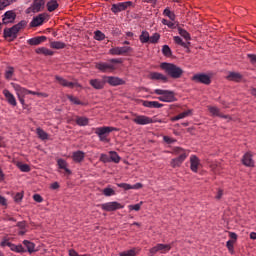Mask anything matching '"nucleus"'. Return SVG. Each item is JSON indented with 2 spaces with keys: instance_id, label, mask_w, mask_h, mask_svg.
<instances>
[{
  "instance_id": "obj_43",
  "label": "nucleus",
  "mask_w": 256,
  "mask_h": 256,
  "mask_svg": "<svg viewBox=\"0 0 256 256\" xmlns=\"http://www.w3.org/2000/svg\"><path fill=\"white\" fill-rule=\"evenodd\" d=\"M139 39L142 43H149L150 41L149 32L142 31L141 35L139 36Z\"/></svg>"
},
{
  "instance_id": "obj_24",
  "label": "nucleus",
  "mask_w": 256,
  "mask_h": 256,
  "mask_svg": "<svg viewBox=\"0 0 256 256\" xmlns=\"http://www.w3.org/2000/svg\"><path fill=\"white\" fill-rule=\"evenodd\" d=\"M208 109L211 115H213V117H221L222 119H229V116L223 115L221 113V110H219V108L215 106H209Z\"/></svg>"
},
{
  "instance_id": "obj_51",
  "label": "nucleus",
  "mask_w": 256,
  "mask_h": 256,
  "mask_svg": "<svg viewBox=\"0 0 256 256\" xmlns=\"http://www.w3.org/2000/svg\"><path fill=\"white\" fill-rule=\"evenodd\" d=\"M99 161H101L102 163H111V158L107 154H101Z\"/></svg>"
},
{
  "instance_id": "obj_1",
  "label": "nucleus",
  "mask_w": 256,
  "mask_h": 256,
  "mask_svg": "<svg viewBox=\"0 0 256 256\" xmlns=\"http://www.w3.org/2000/svg\"><path fill=\"white\" fill-rule=\"evenodd\" d=\"M160 68L163 71H165V73H167L168 76L171 77L172 79H181L183 75V69H181V67L173 63L163 62L160 64Z\"/></svg>"
},
{
  "instance_id": "obj_12",
  "label": "nucleus",
  "mask_w": 256,
  "mask_h": 256,
  "mask_svg": "<svg viewBox=\"0 0 256 256\" xmlns=\"http://www.w3.org/2000/svg\"><path fill=\"white\" fill-rule=\"evenodd\" d=\"M15 19H17V14L13 10L6 11L3 15L2 22L4 25L9 23H14Z\"/></svg>"
},
{
  "instance_id": "obj_40",
  "label": "nucleus",
  "mask_w": 256,
  "mask_h": 256,
  "mask_svg": "<svg viewBox=\"0 0 256 256\" xmlns=\"http://www.w3.org/2000/svg\"><path fill=\"white\" fill-rule=\"evenodd\" d=\"M36 133H37L38 137H39L40 139H42V141H45V140L49 139V134H47V132H45V131H44L43 129H41V128H37V129H36Z\"/></svg>"
},
{
  "instance_id": "obj_37",
  "label": "nucleus",
  "mask_w": 256,
  "mask_h": 256,
  "mask_svg": "<svg viewBox=\"0 0 256 256\" xmlns=\"http://www.w3.org/2000/svg\"><path fill=\"white\" fill-rule=\"evenodd\" d=\"M192 111L191 110H187L185 112H182L180 114H178L177 116H174L171 121H179V119H185V117H189V115H191Z\"/></svg>"
},
{
  "instance_id": "obj_19",
  "label": "nucleus",
  "mask_w": 256,
  "mask_h": 256,
  "mask_svg": "<svg viewBox=\"0 0 256 256\" xmlns=\"http://www.w3.org/2000/svg\"><path fill=\"white\" fill-rule=\"evenodd\" d=\"M14 91H16L17 97H25L29 95V90L27 88L21 87L19 84L11 83Z\"/></svg>"
},
{
  "instance_id": "obj_53",
  "label": "nucleus",
  "mask_w": 256,
  "mask_h": 256,
  "mask_svg": "<svg viewBox=\"0 0 256 256\" xmlns=\"http://www.w3.org/2000/svg\"><path fill=\"white\" fill-rule=\"evenodd\" d=\"M12 244H13V243L9 242V238L4 237V238L2 239V242L0 243V246H1V247H9V248H11V245H12Z\"/></svg>"
},
{
  "instance_id": "obj_25",
  "label": "nucleus",
  "mask_w": 256,
  "mask_h": 256,
  "mask_svg": "<svg viewBox=\"0 0 256 256\" xmlns=\"http://www.w3.org/2000/svg\"><path fill=\"white\" fill-rule=\"evenodd\" d=\"M44 41H47L46 36H37L31 39L27 40L28 45H41V43H44Z\"/></svg>"
},
{
  "instance_id": "obj_59",
  "label": "nucleus",
  "mask_w": 256,
  "mask_h": 256,
  "mask_svg": "<svg viewBox=\"0 0 256 256\" xmlns=\"http://www.w3.org/2000/svg\"><path fill=\"white\" fill-rule=\"evenodd\" d=\"M235 241L233 240H228L226 242V247L228 248L229 251H233V245H234Z\"/></svg>"
},
{
  "instance_id": "obj_33",
  "label": "nucleus",
  "mask_w": 256,
  "mask_h": 256,
  "mask_svg": "<svg viewBox=\"0 0 256 256\" xmlns=\"http://www.w3.org/2000/svg\"><path fill=\"white\" fill-rule=\"evenodd\" d=\"M57 163H58L59 169H64L67 175H71V171L69 170V168H67V161L63 159H58Z\"/></svg>"
},
{
  "instance_id": "obj_4",
  "label": "nucleus",
  "mask_w": 256,
  "mask_h": 256,
  "mask_svg": "<svg viewBox=\"0 0 256 256\" xmlns=\"http://www.w3.org/2000/svg\"><path fill=\"white\" fill-rule=\"evenodd\" d=\"M153 93H155V95H160L158 101H162L163 103H174V101H177L175 92L171 90L155 89Z\"/></svg>"
},
{
  "instance_id": "obj_61",
  "label": "nucleus",
  "mask_w": 256,
  "mask_h": 256,
  "mask_svg": "<svg viewBox=\"0 0 256 256\" xmlns=\"http://www.w3.org/2000/svg\"><path fill=\"white\" fill-rule=\"evenodd\" d=\"M247 57H248V59H250L251 63H253L254 65L256 64V55L248 54Z\"/></svg>"
},
{
  "instance_id": "obj_55",
  "label": "nucleus",
  "mask_w": 256,
  "mask_h": 256,
  "mask_svg": "<svg viewBox=\"0 0 256 256\" xmlns=\"http://www.w3.org/2000/svg\"><path fill=\"white\" fill-rule=\"evenodd\" d=\"M28 95H37V97H49L46 93L43 92H35L28 90Z\"/></svg>"
},
{
  "instance_id": "obj_11",
  "label": "nucleus",
  "mask_w": 256,
  "mask_h": 256,
  "mask_svg": "<svg viewBox=\"0 0 256 256\" xmlns=\"http://www.w3.org/2000/svg\"><path fill=\"white\" fill-rule=\"evenodd\" d=\"M104 79L108 85L117 87L119 85H125V80L115 76H104Z\"/></svg>"
},
{
  "instance_id": "obj_62",
  "label": "nucleus",
  "mask_w": 256,
  "mask_h": 256,
  "mask_svg": "<svg viewBox=\"0 0 256 256\" xmlns=\"http://www.w3.org/2000/svg\"><path fill=\"white\" fill-rule=\"evenodd\" d=\"M143 187V184L136 183L134 185H131V189H141Z\"/></svg>"
},
{
  "instance_id": "obj_34",
  "label": "nucleus",
  "mask_w": 256,
  "mask_h": 256,
  "mask_svg": "<svg viewBox=\"0 0 256 256\" xmlns=\"http://www.w3.org/2000/svg\"><path fill=\"white\" fill-rule=\"evenodd\" d=\"M174 43H176V45H180V47H184V49H189V45L190 43H185L183 42V39H181V37L179 36H174Z\"/></svg>"
},
{
  "instance_id": "obj_48",
  "label": "nucleus",
  "mask_w": 256,
  "mask_h": 256,
  "mask_svg": "<svg viewBox=\"0 0 256 256\" xmlns=\"http://www.w3.org/2000/svg\"><path fill=\"white\" fill-rule=\"evenodd\" d=\"M18 169L22 171V173H29L31 171V167L28 164H18Z\"/></svg>"
},
{
  "instance_id": "obj_10",
  "label": "nucleus",
  "mask_w": 256,
  "mask_h": 256,
  "mask_svg": "<svg viewBox=\"0 0 256 256\" xmlns=\"http://www.w3.org/2000/svg\"><path fill=\"white\" fill-rule=\"evenodd\" d=\"M131 5H133V2L131 1L113 4L111 11L112 13H115V14L121 13V11H125L128 7H131Z\"/></svg>"
},
{
  "instance_id": "obj_28",
  "label": "nucleus",
  "mask_w": 256,
  "mask_h": 256,
  "mask_svg": "<svg viewBox=\"0 0 256 256\" xmlns=\"http://www.w3.org/2000/svg\"><path fill=\"white\" fill-rule=\"evenodd\" d=\"M55 79L60 85H62V87H69L70 89H73V87H75V84L73 82H69L63 77L56 76Z\"/></svg>"
},
{
  "instance_id": "obj_32",
  "label": "nucleus",
  "mask_w": 256,
  "mask_h": 256,
  "mask_svg": "<svg viewBox=\"0 0 256 256\" xmlns=\"http://www.w3.org/2000/svg\"><path fill=\"white\" fill-rule=\"evenodd\" d=\"M23 245L26 247L28 253H35V243L29 240H24Z\"/></svg>"
},
{
  "instance_id": "obj_15",
  "label": "nucleus",
  "mask_w": 256,
  "mask_h": 256,
  "mask_svg": "<svg viewBox=\"0 0 256 256\" xmlns=\"http://www.w3.org/2000/svg\"><path fill=\"white\" fill-rule=\"evenodd\" d=\"M45 19H47V14H39L32 19V21L30 22V27H41Z\"/></svg>"
},
{
  "instance_id": "obj_23",
  "label": "nucleus",
  "mask_w": 256,
  "mask_h": 256,
  "mask_svg": "<svg viewBox=\"0 0 256 256\" xmlns=\"http://www.w3.org/2000/svg\"><path fill=\"white\" fill-rule=\"evenodd\" d=\"M242 163L246 167H253V165H255V162L253 161V156L251 155V153L247 152L246 154H244L242 158Z\"/></svg>"
},
{
  "instance_id": "obj_14",
  "label": "nucleus",
  "mask_w": 256,
  "mask_h": 256,
  "mask_svg": "<svg viewBox=\"0 0 256 256\" xmlns=\"http://www.w3.org/2000/svg\"><path fill=\"white\" fill-rule=\"evenodd\" d=\"M133 121L136 125H150V123H153V119L145 115L136 116Z\"/></svg>"
},
{
  "instance_id": "obj_16",
  "label": "nucleus",
  "mask_w": 256,
  "mask_h": 256,
  "mask_svg": "<svg viewBox=\"0 0 256 256\" xmlns=\"http://www.w3.org/2000/svg\"><path fill=\"white\" fill-rule=\"evenodd\" d=\"M199 167H201V161L199 158L195 155H192L190 157V169L193 171V173H197L199 171Z\"/></svg>"
},
{
  "instance_id": "obj_2",
  "label": "nucleus",
  "mask_w": 256,
  "mask_h": 256,
  "mask_svg": "<svg viewBox=\"0 0 256 256\" xmlns=\"http://www.w3.org/2000/svg\"><path fill=\"white\" fill-rule=\"evenodd\" d=\"M24 27H27V21L22 20L11 28L4 29L5 39H8V41H15L18 33L21 31V29H24Z\"/></svg>"
},
{
  "instance_id": "obj_8",
  "label": "nucleus",
  "mask_w": 256,
  "mask_h": 256,
  "mask_svg": "<svg viewBox=\"0 0 256 256\" xmlns=\"http://www.w3.org/2000/svg\"><path fill=\"white\" fill-rule=\"evenodd\" d=\"M133 51V48L129 46H122V47H113L109 50L110 55H129Z\"/></svg>"
},
{
  "instance_id": "obj_29",
  "label": "nucleus",
  "mask_w": 256,
  "mask_h": 256,
  "mask_svg": "<svg viewBox=\"0 0 256 256\" xmlns=\"http://www.w3.org/2000/svg\"><path fill=\"white\" fill-rule=\"evenodd\" d=\"M36 53L38 55H45L46 57H52V55H55V52L45 47L37 48Z\"/></svg>"
},
{
  "instance_id": "obj_39",
  "label": "nucleus",
  "mask_w": 256,
  "mask_h": 256,
  "mask_svg": "<svg viewBox=\"0 0 256 256\" xmlns=\"http://www.w3.org/2000/svg\"><path fill=\"white\" fill-rule=\"evenodd\" d=\"M11 251H14L15 253H25L27 250L23 247V245H10Z\"/></svg>"
},
{
  "instance_id": "obj_20",
  "label": "nucleus",
  "mask_w": 256,
  "mask_h": 256,
  "mask_svg": "<svg viewBox=\"0 0 256 256\" xmlns=\"http://www.w3.org/2000/svg\"><path fill=\"white\" fill-rule=\"evenodd\" d=\"M91 87H93V89H96V90H101L105 87V77H103V80L101 79H91L89 81Z\"/></svg>"
},
{
  "instance_id": "obj_38",
  "label": "nucleus",
  "mask_w": 256,
  "mask_h": 256,
  "mask_svg": "<svg viewBox=\"0 0 256 256\" xmlns=\"http://www.w3.org/2000/svg\"><path fill=\"white\" fill-rule=\"evenodd\" d=\"M178 33L179 35H181L183 37V39H185L186 41H191V34H189V32H187V30L178 27Z\"/></svg>"
},
{
  "instance_id": "obj_47",
  "label": "nucleus",
  "mask_w": 256,
  "mask_h": 256,
  "mask_svg": "<svg viewBox=\"0 0 256 256\" xmlns=\"http://www.w3.org/2000/svg\"><path fill=\"white\" fill-rule=\"evenodd\" d=\"M94 39H96V41H103V39H105V34L101 31L97 30L94 33Z\"/></svg>"
},
{
  "instance_id": "obj_22",
  "label": "nucleus",
  "mask_w": 256,
  "mask_h": 256,
  "mask_svg": "<svg viewBox=\"0 0 256 256\" xmlns=\"http://www.w3.org/2000/svg\"><path fill=\"white\" fill-rule=\"evenodd\" d=\"M72 159L74 163H81L85 159V152L78 150L72 153Z\"/></svg>"
},
{
  "instance_id": "obj_49",
  "label": "nucleus",
  "mask_w": 256,
  "mask_h": 256,
  "mask_svg": "<svg viewBox=\"0 0 256 256\" xmlns=\"http://www.w3.org/2000/svg\"><path fill=\"white\" fill-rule=\"evenodd\" d=\"M159 39H161V35H159V33H154L152 36H150L149 43H158Z\"/></svg>"
},
{
  "instance_id": "obj_42",
  "label": "nucleus",
  "mask_w": 256,
  "mask_h": 256,
  "mask_svg": "<svg viewBox=\"0 0 256 256\" xmlns=\"http://www.w3.org/2000/svg\"><path fill=\"white\" fill-rule=\"evenodd\" d=\"M67 99H69L70 102L73 103V105H85L84 102L79 100V98L73 96V95H67Z\"/></svg>"
},
{
  "instance_id": "obj_63",
  "label": "nucleus",
  "mask_w": 256,
  "mask_h": 256,
  "mask_svg": "<svg viewBox=\"0 0 256 256\" xmlns=\"http://www.w3.org/2000/svg\"><path fill=\"white\" fill-rule=\"evenodd\" d=\"M0 205H3V206L7 205V199L3 196H0Z\"/></svg>"
},
{
  "instance_id": "obj_5",
  "label": "nucleus",
  "mask_w": 256,
  "mask_h": 256,
  "mask_svg": "<svg viewBox=\"0 0 256 256\" xmlns=\"http://www.w3.org/2000/svg\"><path fill=\"white\" fill-rule=\"evenodd\" d=\"M113 131H117V128L110 126L97 127L95 129V134L99 137V141L103 143H109V133H113Z\"/></svg>"
},
{
  "instance_id": "obj_13",
  "label": "nucleus",
  "mask_w": 256,
  "mask_h": 256,
  "mask_svg": "<svg viewBox=\"0 0 256 256\" xmlns=\"http://www.w3.org/2000/svg\"><path fill=\"white\" fill-rule=\"evenodd\" d=\"M193 81H196V83H203L204 85H210L211 84V77L206 74H196L193 76Z\"/></svg>"
},
{
  "instance_id": "obj_7",
  "label": "nucleus",
  "mask_w": 256,
  "mask_h": 256,
  "mask_svg": "<svg viewBox=\"0 0 256 256\" xmlns=\"http://www.w3.org/2000/svg\"><path fill=\"white\" fill-rule=\"evenodd\" d=\"M171 251V244H157L149 250L150 256L156 255V253H169Z\"/></svg>"
},
{
  "instance_id": "obj_56",
  "label": "nucleus",
  "mask_w": 256,
  "mask_h": 256,
  "mask_svg": "<svg viewBox=\"0 0 256 256\" xmlns=\"http://www.w3.org/2000/svg\"><path fill=\"white\" fill-rule=\"evenodd\" d=\"M14 201L15 203H21V201H23V192L16 193L14 196Z\"/></svg>"
},
{
  "instance_id": "obj_57",
  "label": "nucleus",
  "mask_w": 256,
  "mask_h": 256,
  "mask_svg": "<svg viewBox=\"0 0 256 256\" xmlns=\"http://www.w3.org/2000/svg\"><path fill=\"white\" fill-rule=\"evenodd\" d=\"M117 187H120L121 189H124V191L131 190V184H128V183L117 184Z\"/></svg>"
},
{
  "instance_id": "obj_46",
  "label": "nucleus",
  "mask_w": 256,
  "mask_h": 256,
  "mask_svg": "<svg viewBox=\"0 0 256 256\" xmlns=\"http://www.w3.org/2000/svg\"><path fill=\"white\" fill-rule=\"evenodd\" d=\"M11 3H14L13 0H0V11H3L5 7H9Z\"/></svg>"
},
{
  "instance_id": "obj_9",
  "label": "nucleus",
  "mask_w": 256,
  "mask_h": 256,
  "mask_svg": "<svg viewBox=\"0 0 256 256\" xmlns=\"http://www.w3.org/2000/svg\"><path fill=\"white\" fill-rule=\"evenodd\" d=\"M123 207H125L123 204L119 203V202H107L104 204H101V209L103 211H117V209H123Z\"/></svg>"
},
{
  "instance_id": "obj_60",
  "label": "nucleus",
  "mask_w": 256,
  "mask_h": 256,
  "mask_svg": "<svg viewBox=\"0 0 256 256\" xmlns=\"http://www.w3.org/2000/svg\"><path fill=\"white\" fill-rule=\"evenodd\" d=\"M163 140L165 141V143H168L169 145H171V143H175V140H173L171 137L169 136H164Z\"/></svg>"
},
{
  "instance_id": "obj_30",
  "label": "nucleus",
  "mask_w": 256,
  "mask_h": 256,
  "mask_svg": "<svg viewBox=\"0 0 256 256\" xmlns=\"http://www.w3.org/2000/svg\"><path fill=\"white\" fill-rule=\"evenodd\" d=\"M46 7L49 13H53L59 7V3L56 0H50L47 2Z\"/></svg>"
},
{
  "instance_id": "obj_50",
  "label": "nucleus",
  "mask_w": 256,
  "mask_h": 256,
  "mask_svg": "<svg viewBox=\"0 0 256 256\" xmlns=\"http://www.w3.org/2000/svg\"><path fill=\"white\" fill-rule=\"evenodd\" d=\"M13 73H15V69H13V67H9L5 71V79H11V77H13Z\"/></svg>"
},
{
  "instance_id": "obj_31",
  "label": "nucleus",
  "mask_w": 256,
  "mask_h": 256,
  "mask_svg": "<svg viewBox=\"0 0 256 256\" xmlns=\"http://www.w3.org/2000/svg\"><path fill=\"white\" fill-rule=\"evenodd\" d=\"M76 123L79 127H86V125H89V118L77 116Z\"/></svg>"
},
{
  "instance_id": "obj_41",
  "label": "nucleus",
  "mask_w": 256,
  "mask_h": 256,
  "mask_svg": "<svg viewBox=\"0 0 256 256\" xmlns=\"http://www.w3.org/2000/svg\"><path fill=\"white\" fill-rule=\"evenodd\" d=\"M110 162L112 161V163H119V161H121V157L119 156V154H117V152L115 151H110Z\"/></svg>"
},
{
  "instance_id": "obj_6",
  "label": "nucleus",
  "mask_w": 256,
  "mask_h": 256,
  "mask_svg": "<svg viewBox=\"0 0 256 256\" xmlns=\"http://www.w3.org/2000/svg\"><path fill=\"white\" fill-rule=\"evenodd\" d=\"M174 153L176 155H179L178 157L172 159L171 162H170L171 167H173L175 169L176 167H181V165H183V162L185 161V159H187L189 154H187L181 148H175Z\"/></svg>"
},
{
  "instance_id": "obj_36",
  "label": "nucleus",
  "mask_w": 256,
  "mask_h": 256,
  "mask_svg": "<svg viewBox=\"0 0 256 256\" xmlns=\"http://www.w3.org/2000/svg\"><path fill=\"white\" fill-rule=\"evenodd\" d=\"M67 45L61 41H53L50 43L51 49H65Z\"/></svg>"
},
{
  "instance_id": "obj_64",
  "label": "nucleus",
  "mask_w": 256,
  "mask_h": 256,
  "mask_svg": "<svg viewBox=\"0 0 256 256\" xmlns=\"http://www.w3.org/2000/svg\"><path fill=\"white\" fill-rule=\"evenodd\" d=\"M229 237L230 239H232L233 241H237V234L235 232H230L229 233Z\"/></svg>"
},
{
  "instance_id": "obj_3",
  "label": "nucleus",
  "mask_w": 256,
  "mask_h": 256,
  "mask_svg": "<svg viewBox=\"0 0 256 256\" xmlns=\"http://www.w3.org/2000/svg\"><path fill=\"white\" fill-rule=\"evenodd\" d=\"M117 63H121V59L112 58L108 60V62L96 63L95 68L102 73H113V71L116 69L115 64Z\"/></svg>"
},
{
  "instance_id": "obj_17",
  "label": "nucleus",
  "mask_w": 256,
  "mask_h": 256,
  "mask_svg": "<svg viewBox=\"0 0 256 256\" xmlns=\"http://www.w3.org/2000/svg\"><path fill=\"white\" fill-rule=\"evenodd\" d=\"M3 95L6 99V101L9 103V105H12V107H17V99H15V95H13V93H11L7 89H4Z\"/></svg>"
},
{
  "instance_id": "obj_26",
  "label": "nucleus",
  "mask_w": 256,
  "mask_h": 256,
  "mask_svg": "<svg viewBox=\"0 0 256 256\" xmlns=\"http://www.w3.org/2000/svg\"><path fill=\"white\" fill-rule=\"evenodd\" d=\"M144 107H148L149 109H161V107H164V104L159 103L158 101H144L143 102Z\"/></svg>"
},
{
  "instance_id": "obj_54",
  "label": "nucleus",
  "mask_w": 256,
  "mask_h": 256,
  "mask_svg": "<svg viewBox=\"0 0 256 256\" xmlns=\"http://www.w3.org/2000/svg\"><path fill=\"white\" fill-rule=\"evenodd\" d=\"M141 205H143V202H140L135 205H129L128 207H129L130 211H140Z\"/></svg>"
},
{
  "instance_id": "obj_35",
  "label": "nucleus",
  "mask_w": 256,
  "mask_h": 256,
  "mask_svg": "<svg viewBox=\"0 0 256 256\" xmlns=\"http://www.w3.org/2000/svg\"><path fill=\"white\" fill-rule=\"evenodd\" d=\"M137 253H139V248H132L130 250L121 252L119 255L120 256H137Z\"/></svg>"
},
{
  "instance_id": "obj_18",
  "label": "nucleus",
  "mask_w": 256,
  "mask_h": 256,
  "mask_svg": "<svg viewBox=\"0 0 256 256\" xmlns=\"http://www.w3.org/2000/svg\"><path fill=\"white\" fill-rule=\"evenodd\" d=\"M149 79H151L152 81H162V83H167V81H169V78H167V76L159 72H151L149 74Z\"/></svg>"
},
{
  "instance_id": "obj_52",
  "label": "nucleus",
  "mask_w": 256,
  "mask_h": 256,
  "mask_svg": "<svg viewBox=\"0 0 256 256\" xmlns=\"http://www.w3.org/2000/svg\"><path fill=\"white\" fill-rule=\"evenodd\" d=\"M162 53L166 57H171V48L167 45H164L163 48H162Z\"/></svg>"
},
{
  "instance_id": "obj_58",
  "label": "nucleus",
  "mask_w": 256,
  "mask_h": 256,
  "mask_svg": "<svg viewBox=\"0 0 256 256\" xmlns=\"http://www.w3.org/2000/svg\"><path fill=\"white\" fill-rule=\"evenodd\" d=\"M33 199L36 201V203H43V197H41L39 194H34Z\"/></svg>"
},
{
  "instance_id": "obj_21",
  "label": "nucleus",
  "mask_w": 256,
  "mask_h": 256,
  "mask_svg": "<svg viewBox=\"0 0 256 256\" xmlns=\"http://www.w3.org/2000/svg\"><path fill=\"white\" fill-rule=\"evenodd\" d=\"M45 7V0H34L31 6L33 13H39Z\"/></svg>"
},
{
  "instance_id": "obj_44",
  "label": "nucleus",
  "mask_w": 256,
  "mask_h": 256,
  "mask_svg": "<svg viewBox=\"0 0 256 256\" xmlns=\"http://www.w3.org/2000/svg\"><path fill=\"white\" fill-rule=\"evenodd\" d=\"M163 15H165V17H168L170 21H175V13L172 12L169 8L164 9Z\"/></svg>"
},
{
  "instance_id": "obj_45",
  "label": "nucleus",
  "mask_w": 256,
  "mask_h": 256,
  "mask_svg": "<svg viewBox=\"0 0 256 256\" xmlns=\"http://www.w3.org/2000/svg\"><path fill=\"white\" fill-rule=\"evenodd\" d=\"M102 193L103 195H105V197H113V195H115V190L108 187V188H104Z\"/></svg>"
},
{
  "instance_id": "obj_27",
  "label": "nucleus",
  "mask_w": 256,
  "mask_h": 256,
  "mask_svg": "<svg viewBox=\"0 0 256 256\" xmlns=\"http://www.w3.org/2000/svg\"><path fill=\"white\" fill-rule=\"evenodd\" d=\"M226 78L228 79V81H234L235 83H239L241 82V79H243V75L238 72H229Z\"/></svg>"
}]
</instances>
